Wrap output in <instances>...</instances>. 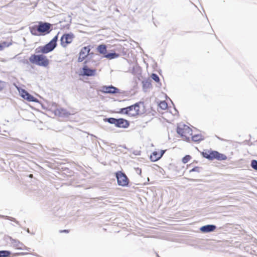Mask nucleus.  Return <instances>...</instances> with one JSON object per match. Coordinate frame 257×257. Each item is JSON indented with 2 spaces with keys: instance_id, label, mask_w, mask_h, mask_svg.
<instances>
[{
  "instance_id": "a211bd4d",
  "label": "nucleus",
  "mask_w": 257,
  "mask_h": 257,
  "mask_svg": "<svg viewBox=\"0 0 257 257\" xmlns=\"http://www.w3.org/2000/svg\"><path fill=\"white\" fill-rule=\"evenodd\" d=\"M38 29V26L32 27L30 29L31 33L34 35H40Z\"/></svg>"
},
{
  "instance_id": "b1692460",
  "label": "nucleus",
  "mask_w": 257,
  "mask_h": 257,
  "mask_svg": "<svg viewBox=\"0 0 257 257\" xmlns=\"http://www.w3.org/2000/svg\"><path fill=\"white\" fill-rule=\"evenodd\" d=\"M191 159V157L190 155H186L182 159V162L184 164L188 163L190 159Z\"/></svg>"
},
{
  "instance_id": "5701e85b",
  "label": "nucleus",
  "mask_w": 257,
  "mask_h": 257,
  "mask_svg": "<svg viewBox=\"0 0 257 257\" xmlns=\"http://www.w3.org/2000/svg\"><path fill=\"white\" fill-rule=\"evenodd\" d=\"M159 106L162 109L165 110L168 108V104L165 101H161L159 103Z\"/></svg>"
},
{
  "instance_id": "aec40b11",
  "label": "nucleus",
  "mask_w": 257,
  "mask_h": 257,
  "mask_svg": "<svg viewBox=\"0 0 257 257\" xmlns=\"http://www.w3.org/2000/svg\"><path fill=\"white\" fill-rule=\"evenodd\" d=\"M104 120L105 121L108 122L109 123H110L111 124H114L116 126L117 119H116V118H113V117H110V118H106L104 119Z\"/></svg>"
},
{
  "instance_id": "1a4fd4ad",
  "label": "nucleus",
  "mask_w": 257,
  "mask_h": 257,
  "mask_svg": "<svg viewBox=\"0 0 257 257\" xmlns=\"http://www.w3.org/2000/svg\"><path fill=\"white\" fill-rule=\"evenodd\" d=\"M22 97L27 100L29 102H37V99L34 97L33 96L29 94L25 89H21L19 91Z\"/></svg>"
},
{
  "instance_id": "f257e3e1",
  "label": "nucleus",
  "mask_w": 257,
  "mask_h": 257,
  "mask_svg": "<svg viewBox=\"0 0 257 257\" xmlns=\"http://www.w3.org/2000/svg\"><path fill=\"white\" fill-rule=\"evenodd\" d=\"M58 34L48 44L40 46L35 49V53L32 54L27 61V63L43 67H48L50 60L44 54L52 51L57 46Z\"/></svg>"
},
{
  "instance_id": "6ab92c4d",
  "label": "nucleus",
  "mask_w": 257,
  "mask_h": 257,
  "mask_svg": "<svg viewBox=\"0 0 257 257\" xmlns=\"http://www.w3.org/2000/svg\"><path fill=\"white\" fill-rule=\"evenodd\" d=\"M118 54L115 53L106 54L104 57L108 59H112L118 57Z\"/></svg>"
},
{
  "instance_id": "dca6fc26",
  "label": "nucleus",
  "mask_w": 257,
  "mask_h": 257,
  "mask_svg": "<svg viewBox=\"0 0 257 257\" xmlns=\"http://www.w3.org/2000/svg\"><path fill=\"white\" fill-rule=\"evenodd\" d=\"M13 44L12 40H11V41L9 42H3L0 43V51H2L5 48L9 47V46H11Z\"/></svg>"
},
{
  "instance_id": "412c9836",
  "label": "nucleus",
  "mask_w": 257,
  "mask_h": 257,
  "mask_svg": "<svg viewBox=\"0 0 257 257\" xmlns=\"http://www.w3.org/2000/svg\"><path fill=\"white\" fill-rule=\"evenodd\" d=\"M11 254V252L7 250L0 251V257H9Z\"/></svg>"
},
{
  "instance_id": "f03ea898",
  "label": "nucleus",
  "mask_w": 257,
  "mask_h": 257,
  "mask_svg": "<svg viewBox=\"0 0 257 257\" xmlns=\"http://www.w3.org/2000/svg\"><path fill=\"white\" fill-rule=\"evenodd\" d=\"M146 109L143 102H137L131 106L122 108L119 111L130 117H138L145 113Z\"/></svg>"
},
{
  "instance_id": "a878e982",
  "label": "nucleus",
  "mask_w": 257,
  "mask_h": 257,
  "mask_svg": "<svg viewBox=\"0 0 257 257\" xmlns=\"http://www.w3.org/2000/svg\"><path fill=\"white\" fill-rule=\"evenodd\" d=\"M5 87V82L0 80V91L3 90Z\"/></svg>"
},
{
  "instance_id": "f8f14e48",
  "label": "nucleus",
  "mask_w": 257,
  "mask_h": 257,
  "mask_svg": "<svg viewBox=\"0 0 257 257\" xmlns=\"http://www.w3.org/2000/svg\"><path fill=\"white\" fill-rule=\"evenodd\" d=\"M165 151L162 150L160 152L154 151L150 156V159L153 162L159 160L163 156Z\"/></svg>"
},
{
  "instance_id": "f3484780",
  "label": "nucleus",
  "mask_w": 257,
  "mask_h": 257,
  "mask_svg": "<svg viewBox=\"0 0 257 257\" xmlns=\"http://www.w3.org/2000/svg\"><path fill=\"white\" fill-rule=\"evenodd\" d=\"M98 51L102 54L104 55V56L106 54V46L105 45H99L97 47Z\"/></svg>"
},
{
  "instance_id": "0eeeda50",
  "label": "nucleus",
  "mask_w": 257,
  "mask_h": 257,
  "mask_svg": "<svg viewBox=\"0 0 257 257\" xmlns=\"http://www.w3.org/2000/svg\"><path fill=\"white\" fill-rule=\"evenodd\" d=\"M74 36L73 34H65L61 38V45L63 47H66L70 44L73 39Z\"/></svg>"
},
{
  "instance_id": "4be33fe9",
  "label": "nucleus",
  "mask_w": 257,
  "mask_h": 257,
  "mask_svg": "<svg viewBox=\"0 0 257 257\" xmlns=\"http://www.w3.org/2000/svg\"><path fill=\"white\" fill-rule=\"evenodd\" d=\"M151 77L152 78V79H153L156 82L158 83H159L160 84H161V82L160 81V78L159 77V76L155 74V73H153L151 76Z\"/></svg>"
},
{
  "instance_id": "20e7f679",
  "label": "nucleus",
  "mask_w": 257,
  "mask_h": 257,
  "mask_svg": "<svg viewBox=\"0 0 257 257\" xmlns=\"http://www.w3.org/2000/svg\"><path fill=\"white\" fill-rule=\"evenodd\" d=\"M201 154L203 157L210 160L216 159L219 161H222L227 159V157L225 155L211 150H204Z\"/></svg>"
},
{
  "instance_id": "cd10ccee",
  "label": "nucleus",
  "mask_w": 257,
  "mask_h": 257,
  "mask_svg": "<svg viewBox=\"0 0 257 257\" xmlns=\"http://www.w3.org/2000/svg\"><path fill=\"white\" fill-rule=\"evenodd\" d=\"M69 232V230H67V229H64V230H61L60 231V233H68Z\"/></svg>"
},
{
  "instance_id": "9d476101",
  "label": "nucleus",
  "mask_w": 257,
  "mask_h": 257,
  "mask_svg": "<svg viewBox=\"0 0 257 257\" xmlns=\"http://www.w3.org/2000/svg\"><path fill=\"white\" fill-rule=\"evenodd\" d=\"M101 91L105 93H116L119 92V89L112 86H103Z\"/></svg>"
},
{
  "instance_id": "bb28decb",
  "label": "nucleus",
  "mask_w": 257,
  "mask_h": 257,
  "mask_svg": "<svg viewBox=\"0 0 257 257\" xmlns=\"http://www.w3.org/2000/svg\"><path fill=\"white\" fill-rule=\"evenodd\" d=\"M200 168L199 167H195L194 168H193L192 170L190 171V172H199L200 171Z\"/></svg>"
},
{
  "instance_id": "393cba45",
  "label": "nucleus",
  "mask_w": 257,
  "mask_h": 257,
  "mask_svg": "<svg viewBox=\"0 0 257 257\" xmlns=\"http://www.w3.org/2000/svg\"><path fill=\"white\" fill-rule=\"evenodd\" d=\"M251 166L254 169L257 170V161L253 160L251 162Z\"/></svg>"
},
{
  "instance_id": "ddd939ff",
  "label": "nucleus",
  "mask_w": 257,
  "mask_h": 257,
  "mask_svg": "<svg viewBox=\"0 0 257 257\" xmlns=\"http://www.w3.org/2000/svg\"><path fill=\"white\" fill-rule=\"evenodd\" d=\"M129 125V121L126 119L122 118L117 119L116 126L118 127L127 128Z\"/></svg>"
},
{
  "instance_id": "6e6552de",
  "label": "nucleus",
  "mask_w": 257,
  "mask_h": 257,
  "mask_svg": "<svg viewBox=\"0 0 257 257\" xmlns=\"http://www.w3.org/2000/svg\"><path fill=\"white\" fill-rule=\"evenodd\" d=\"M90 51L89 46H85L82 48L79 53V56L78 59V62L83 61L89 55Z\"/></svg>"
},
{
  "instance_id": "4468645a",
  "label": "nucleus",
  "mask_w": 257,
  "mask_h": 257,
  "mask_svg": "<svg viewBox=\"0 0 257 257\" xmlns=\"http://www.w3.org/2000/svg\"><path fill=\"white\" fill-rule=\"evenodd\" d=\"M216 227L214 225H206L202 226L200 230L202 232H209L214 231Z\"/></svg>"
},
{
  "instance_id": "39448f33",
  "label": "nucleus",
  "mask_w": 257,
  "mask_h": 257,
  "mask_svg": "<svg viewBox=\"0 0 257 257\" xmlns=\"http://www.w3.org/2000/svg\"><path fill=\"white\" fill-rule=\"evenodd\" d=\"M115 176L117 179V184L122 187L128 186L130 180L126 175L121 171H118L115 173Z\"/></svg>"
},
{
  "instance_id": "2eb2a0df",
  "label": "nucleus",
  "mask_w": 257,
  "mask_h": 257,
  "mask_svg": "<svg viewBox=\"0 0 257 257\" xmlns=\"http://www.w3.org/2000/svg\"><path fill=\"white\" fill-rule=\"evenodd\" d=\"M190 139L192 141L197 142L203 140L204 138L201 135L197 134L193 135V134H192V136Z\"/></svg>"
},
{
  "instance_id": "7ed1b4c3",
  "label": "nucleus",
  "mask_w": 257,
  "mask_h": 257,
  "mask_svg": "<svg viewBox=\"0 0 257 257\" xmlns=\"http://www.w3.org/2000/svg\"><path fill=\"white\" fill-rule=\"evenodd\" d=\"M176 132L184 140L189 142L192 136V130L187 125L184 123L178 124Z\"/></svg>"
},
{
  "instance_id": "423d86ee",
  "label": "nucleus",
  "mask_w": 257,
  "mask_h": 257,
  "mask_svg": "<svg viewBox=\"0 0 257 257\" xmlns=\"http://www.w3.org/2000/svg\"><path fill=\"white\" fill-rule=\"evenodd\" d=\"M51 24L48 23L40 22L38 25V30L40 35H45L49 33L51 31Z\"/></svg>"
},
{
  "instance_id": "9b49d317",
  "label": "nucleus",
  "mask_w": 257,
  "mask_h": 257,
  "mask_svg": "<svg viewBox=\"0 0 257 257\" xmlns=\"http://www.w3.org/2000/svg\"><path fill=\"white\" fill-rule=\"evenodd\" d=\"M81 73L83 76H92L95 75L96 69H90L85 65L83 66Z\"/></svg>"
},
{
  "instance_id": "c85d7f7f",
  "label": "nucleus",
  "mask_w": 257,
  "mask_h": 257,
  "mask_svg": "<svg viewBox=\"0 0 257 257\" xmlns=\"http://www.w3.org/2000/svg\"><path fill=\"white\" fill-rule=\"evenodd\" d=\"M29 177H30V178H32V177H33V174H30V175H29Z\"/></svg>"
}]
</instances>
